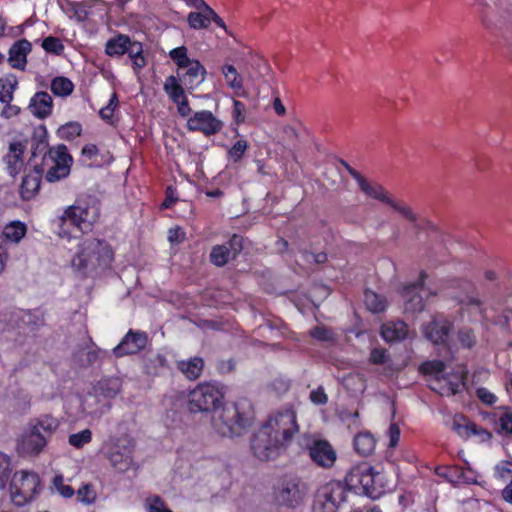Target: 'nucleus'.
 <instances>
[{
    "mask_svg": "<svg viewBox=\"0 0 512 512\" xmlns=\"http://www.w3.org/2000/svg\"><path fill=\"white\" fill-rule=\"evenodd\" d=\"M442 380L444 381V386L441 387V394L442 395H455L459 393L462 388H464V377L460 373L452 374L448 377H442Z\"/></svg>",
    "mask_w": 512,
    "mask_h": 512,
    "instance_id": "38",
    "label": "nucleus"
},
{
    "mask_svg": "<svg viewBox=\"0 0 512 512\" xmlns=\"http://www.w3.org/2000/svg\"><path fill=\"white\" fill-rule=\"evenodd\" d=\"M169 57L177 65L178 69H184L194 60L189 58L188 49L185 46L176 47L170 50Z\"/></svg>",
    "mask_w": 512,
    "mask_h": 512,
    "instance_id": "42",
    "label": "nucleus"
},
{
    "mask_svg": "<svg viewBox=\"0 0 512 512\" xmlns=\"http://www.w3.org/2000/svg\"><path fill=\"white\" fill-rule=\"evenodd\" d=\"M349 495L345 483L329 481L317 489L312 512H338L349 502Z\"/></svg>",
    "mask_w": 512,
    "mask_h": 512,
    "instance_id": "5",
    "label": "nucleus"
},
{
    "mask_svg": "<svg viewBox=\"0 0 512 512\" xmlns=\"http://www.w3.org/2000/svg\"><path fill=\"white\" fill-rule=\"evenodd\" d=\"M42 48L47 52L60 55L64 51V45L57 37L48 36L42 41Z\"/></svg>",
    "mask_w": 512,
    "mask_h": 512,
    "instance_id": "48",
    "label": "nucleus"
},
{
    "mask_svg": "<svg viewBox=\"0 0 512 512\" xmlns=\"http://www.w3.org/2000/svg\"><path fill=\"white\" fill-rule=\"evenodd\" d=\"M284 446L265 426L254 435L251 443L254 455L262 461L274 459Z\"/></svg>",
    "mask_w": 512,
    "mask_h": 512,
    "instance_id": "11",
    "label": "nucleus"
},
{
    "mask_svg": "<svg viewBox=\"0 0 512 512\" xmlns=\"http://www.w3.org/2000/svg\"><path fill=\"white\" fill-rule=\"evenodd\" d=\"M53 485L56 490L65 498H70L74 495V489L64 484V478L62 475H56L53 479Z\"/></svg>",
    "mask_w": 512,
    "mask_h": 512,
    "instance_id": "56",
    "label": "nucleus"
},
{
    "mask_svg": "<svg viewBox=\"0 0 512 512\" xmlns=\"http://www.w3.org/2000/svg\"><path fill=\"white\" fill-rule=\"evenodd\" d=\"M10 474V459L7 455L0 452V490L3 489L8 481Z\"/></svg>",
    "mask_w": 512,
    "mask_h": 512,
    "instance_id": "54",
    "label": "nucleus"
},
{
    "mask_svg": "<svg viewBox=\"0 0 512 512\" xmlns=\"http://www.w3.org/2000/svg\"><path fill=\"white\" fill-rule=\"evenodd\" d=\"M388 355L385 349L383 348H374L369 357V361L372 364H383L387 361Z\"/></svg>",
    "mask_w": 512,
    "mask_h": 512,
    "instance_id": "62",
    "label": "nucleus"
},
{
    "mask_svg": "<svg viewBox=\"0 0 512 512\" xmlns=\"http://www.w3.org/2000/svg\"><path fill=\"white\" fill-rule=\"evenodd\" d=\"M364 303L373 313H380L386 309L385 298L371 290L365 291Z\"/></svg>",
    "mask_w": 512,
    "mask_h": 512,
    "instance_id": "41",
    "label": "nucleus"
},
{
    "mask_svg": "<svg viewBox=\"0 0 512 512\" xmlns=\"http://www.w3.org/2000/svg\"><path fill=\"white\" fill-rule=\"evenodd\" d=\"M100 349L95 346V344L90 340V345H88L85 349L79 350L74 354L75 360L81 366H90L94 364L100 358Z\"/></svg>",
    "mask_w": 512,
    "mask_h": 512,
    "instance_id": "34",
    "label": "nucleus"
},
{
    "mask_svg": "<svg viewBox=\"0 0 512 512\" xmlns=\"http://www.w3.org/2000/svg\"><path fill=\"white\" fill-rule=\"evenodd\" d=\"M309 398L311 402L315 405H325L328 402V396L324 391L322 386L317 387L316 389L310 392Z\"/></svg>",
    "mask_w": 512,
    "mask_h": 512,
    "instance_id": "59",
    "label": "nucleus"
},
{
    "mask_svg": "<svg viewBox=\"0 0 512 512\" xmlns=\"http://www.w3.org/2000/svg\"><path fill=\"white\" fill-rule=\"evenodd\" d=\"M223 398L224 391L218 384L200 383L189 394L188 409L192 413H214L221 406Z\"/></svg>",
    "mask_w": 512,
    "mask_h": 512,
    "instance_id": "6",
    "label": "nucleus"
},
{
    "mask_svg": "<svg viewBox=\"0 0 512 512\" xmlns=\"http://www.w3.org/2000/svg\"><path fill=\"white\" fill-rule=\"evenodd\" d=\"M113 260L110 246L96 238L85 239L79 246L77 255L72 259V266L79 270H92L107 267Z\"/></svg>",
    "mask_w": 512,
    "mask_h": 512,
    "instance_id": "3",
    "label": "nucleus"
},
{
    "mask_svg": "<svg viewBox=\"0 0 512 512\" xmlns=\"http://www.w3.org/2000/svg\"><path fill=\"white\" fill-rule=\"evenodd\" d=\"M93 389L96 395L106 399H112L115 398L121 390V380L119 378H104L98 381Z\"/></svg>",
    "mask_w": 512,
    "mask_h": 512,
    "instance_id": "29",
    "label": "nucleus"
},
{
    "mask_svg": "<svg viewBox=\"0 0 512 512\" xmlns=\"http://www.w3.org/2000/svg\"><path fill=\"white\" fill-rule=\"evenodd\" d=\"M310 335L319 341L331 342L334 340V333L331 329L317 326L310 331Z\"/></svg>",
    "mask_w": 512,
    "mask_h": 512,
    "instance_id": "55",
    "label": "nucleus"
},
{
    "mask_svg": "<svg viewBox=\"0 0 512 512\" xmlns=\"http://www.w3.org/2000/svg\"><path fill=\"white\" fill-rule=\"evenodd\" d=\"M99 215L98 200L91 195H81L64 210L60 220L63 224L69 223L81 231H87L98 220Z\"/></svg>",
    "mask_w": 512,
    "mask_h": 512,
    "instance_id": "4",
    "label": "nucleus"
},
{
    "mask_svg": "<svg viewBox=\"0 0 512 512\" xmlns=\"http://www.w3.org/2000/svg\"><path fill=\"white\" fill-rule=\"evenodd\" d=\"M184 69L185 72L182 74L181 80L188 89H195L205 81L206 68L197 59L193 60Z\"/></svg>",
    "mask_w": 512,
    "mask_h": 512,
    "instance_id": "22",
    "label": "nucleus"
},
{
    "mask_svg": "<svg viewBox=\"0 0 512 512\" xmlns=\"http://www.w3.org/2000/svg\"><path fill=\"white\" fill-rule=\"evenodd\" d=\"M499 425L503 431L512 434V410L505 409L499 418Z\"/></svg>",
    "mask_w": 512,
    "mask_h": 512,
    "instance_id": "60",
    "label": "nucleus"
},
{
    "mask_svg": "<svg viewBox=\"0 0 512 512\" xmlns=\"http://www.w3.org/2000/svg\"><path fill=\"white\" fill-rule=\"evenodd\" d=\"M177 368L188 380L198 379L204 369V360L201 357H193L177 362Z\"/></svg>",
    "mask_w": 512,
    "mask_h": 512,
    "instance_id": "28",
    "label": "nucleus"
},
{
    "mask_svg": "<svg viewBox=\"0 0 512 512\" xmlns=\"http://www.w3.org/2000/svg\"><path fill=\"white\" fill-rule=\"evenodd\" d=\"M381 335L387 342L400 341L407 337L408 326L401 320L389 322L382 326Z\"/></svg>",
    "mask_w": 512,
    "mask_h": 512,
    "instance_id": "26",
    "label": "nucleus"
},
{
    "mask_svg": "<svg viewBox=\"0 0 512 512\" xmlns=\"http://www.w3.org/2000/svg\"><path fill=\"white\" fill-rule=\"evenodd\" d=\"M376 445V440L369 432H360L354 438V449L361 456L370 455Z\"/></svg>",
    "mask_w": 512,
    "mask_h": 512,
    "instance_id": "32",
    "label": "nucleus"
},
{
    "mask_svg": "<svg viewBox=\"0 0 512 512\" xmlns=\"http://www.w3.org/2000/svg\"><path fill=\"white\" fill-rule=\"evenodd\" d=\"M4 104V107L1 111V117L5 119H10L13 117H16L20 114L21 109L17 105L11 104V102H2Z\"/></svg>",
    "mask_w": 512,
    "mask_h": 512,
    "instance_id": "63",
    "label": "nucleus"
},
{
    "mask_svg": "<svg viewBox=\"0 0 512 512\" xmlns=\"http://www.w3.org/2000/svg\"><path fill=\"white\" fill-rule=\"evenodd\" d=\"M26 234V226L20 221H14L5 226L1 236V245L4 239L18 243Z\"/></svg>",
    "mask_w": 512,
    "mask_h": 512,
    "instance_id": "36",
    "label": "nucleus"
},
{
    "mask_svg": "<svg viewBox=\"0 0 512 512\" xmlns=\"http://www.w3.org/2000/svg\"><path fill=\"white\" fill-rule=\"evenodd\" d=\"M303 446L308 450L309 457L317 466L328 469L335 464L337 453L328 441L308 438Z\"/></svg>",
    "mask_w": 512,
    "mask_h": 512,
    "instance_id": "14",
    "label": "nucleus"
},
{
    "mask_svg": "<svg viewBox=\"0 0 512 512\" xmlns=\"http://www.w3.org/2000/svg\"><path fill=\"white\" fill-rule=\"evenodd\" d=\"M387 205H389L391 208L397 211L403 218H405L411 223H414L418 220V217L413 212V210L408 205L402 202L396 201L391 198Z\"/></svg>",
    "mask_w": 512,
    "mask_h": 512,
    "instance_id": "46",
    "label": "nucleus"
},
{
    "mask_svg": "<svg viewBox=\"0 0 512 512\" xmlns=\"http://www.w3.org/2000/svg\"><path fill=\"white\" fill-rule=\"evenodd\" d=\"M283 140L290 149H295L299 144V133L292 125H285L282 128Z\"/></svg>",
    "mask_w": 512,
    "mask_h": 512,
    "instance_id": "50",
    "label": "nucleus"
},
{
    "mask_svg": "<svg viewBox=\"0 0 512 512\" xmlns=\"http://www.w3.org/2000/svg\"><path fill=\"white\" fill-rule=\"evenodd\" d=\"M243 247V238L234 234L231 239L223 245H216L210 253V261L218 266H224L229 260L235 259Z\"/></svg>",
    "mask_w": 512,
    "mask_h": 512,
    "instance_id": "18",
    "label": "nucleus"
},
{
    "mask_svg": "<svg viewBox=\"0 0 512 512\" xmlns=\"http://www.w3.org/2000/svg\"><path fill=\"white\" fill-rule=\"evenodd\" d=\"M53 108V99L45 91H40L34 94L31 98L28 109L30 112L39 119H45L51 115Z\"/></svg>",
    "mask_w": 512,
    "mask_h": 512,
    "instance_id": "21",
    "label": "nucleus"
},
{
    "mask_svg": "<svg viewBox=\"0 0 512 512\" xmlns=\"http://www.w3.org/2000/svg\"><path fill=\"white\" fill-rule=\"evenodd\" d=\"M81 502L91 504L95 501L96 493L91 484H85L77 491Z\"/></svg>",
    "mask_w": 512,
    "mask_h": 512,
    "instance_id": "57",
    "label": "nucleus"
},
{
    "mask_svg": "<svg viewBox=\"0 0 512 512\" xmlns=\"http://www.w3.org/2000/svg\"><path fill=\"white\" fill-rule=\"evenodd\" d=\"M306 493V485L300 478H284L274 489V499L278 505L294 509L303 503Z\"/></svg>",
    "mask_w": 512,
    "mask_h": 512,
    "instance_id": "9",
    "label": "nucleus"
},
{
    "mask_svg": "<svg viewBox=\"0 0 512 512\" xmlns=\"http://www.w3.org/2000/svg\"><path fill=\"white\" fill-rule=\"evenodd\" d=\"M248 143L246 140H238L229 150V156L234 160L238 161L242 158L245 151L247 150Z\"/></svg>",
    "mask_w": 512,
    "mask_h": 512,
    "instance_id": "58",
    "label": "nucleus"
},
{
    "mask_svg": "<svg viewBox=\"0 0 512 512\" xmlns=\"http://www.w3.org/2000/svg\"><path fill=\"white\" fill-rule=\"evenodd\" d=\"M60 422L51 415H42L37 418L31 427L46 436V440L58 429Z\"/></svg>",
    "mask_w": 512,
    "mask_h": 512,
    "instance_id": "33",
    "label": "nucleus"
},
{
    "mask_svg": "<svg viewBox=\"0 0 512 512\" xmlns=\"http://www.w3.org/2000/svg\"><path fill=\"white\" fill-rule=\"evenodd\" d=\"M143 53V44L138 41L130 40V43L126 50V54H128L129 58L132 61V68L135 73H139L147 64L146 58Z\"/></svg>",
    "mask_w": 512,
    "mask_h": 512,
    "instance_id": "30",
    "label": "nucleus"
},
{
    "mask_svg": "<svg viewBox=\"0 0 512 512\" xmlns=\"http://www.w3.org/2000/svg\"><path fill=\"white\" fill-rule=\"evenodd\" d=\"M31 51V43L22 39L17 41L9 51V62L12 67L23 69L27 63V54Z\"/></svg>",
    "mask_w": 512,
    "mask_h": 512,
    "instance_id": "25",
    "label": "nucleus"
},
{
    "mask_svg": "<svg viewBox=\"0 0 512 512\" xmlns=\"http://www.w3.org/2000/svg\"><path fill=\"white\" fill-rule=\"evenodd\" d=\"M82 132V126L78 122H69L64 125H62L58 131L57 134L59 138L64 140H73L76 137L80 136Z\"/></svg>",
    "mask_w": 512,
    "mask_h": 512,
    "instance_id": "44",
    "label": "nucleus"
},
{
    "mask_svg": "<svg viewBox=\"0 0 512 512\" xmlns=\"http://www.w3.org/2000/svg\"><path fill=\"white\" fill-rule=\"evenodd\" d=\"M245 105L239 100H233L232 116L237 124L245 121Z\"/></svg>",
    "mask_w": 512,
    "mask_h": 512,
    "instance_id": "61",
    "label": "nucleus"
},
{
    "mask_svg": "<svg viewBox=\"0 0 512 512\" xmlns=\"http://www.w3.org/2000/svg\"><path fill=\"white\" fill-rule=\"evenodd\" d=\"M494 475L501 481L512 479V463L509 461L499 462L494 469Z\"/></svg>",
    "mask_w": 512,
    "mask_h": 512,
    "instance_id": "52",
    "label": "nucleus"
},
{
    "mask_svg": "<svg viewBox=\"0 0 512 512\" xmlns=\"http://www.w3.org/2000/svg\"><path fill=\"white\" fill-rule=\"evenodd\" d=\"M263 426L270 430L284 445H286L299 430L296 422V414L292 409L276 412L270 416Z\"/></svg>",
    "mask_w": 512,
    "mask_h": 512,
    "instance_id": "10",
    "label": "nucleus"
},
{
    "mask_svg": "<svg viewBox=\"0 0 512 512\" xmlns=\"http://www.w3.org/2000/svg\"><path fill=\"white\" fill-rule=\"evenodd\" d=\"M18 86L15 75L9 74L0 78V102H12Z\"/></svg>",
    "mask_w": 512,
    "mask_h": 512,
    "instance_id": "35",
    "label": "nucleus"
},
{
    "mask_svg": "<svg viewBox=\"0 0 512 512\" xmlns=\"http://www.w3.org/2000/svg\"><path fill=\"white\" fill-rule=\"evenodd\" d=\"M49 158L52 160L53 165L46 173V180L48 182L59 181L70 174L73 159L65 145L61 144L50 148Z\"/></svg>",
    "mask_w": 512,
    "mask_h": 512,
    "instance_id": "13",
    "label": "nucleus"
},
{
    "mask_svg": "<svg viewBox=\"0 0 512 512\" xmlns=\"http://www.w3.org/2000/svg\"><path fill=\"white\" fill-rule=\"evenodd\" d=\"M106 448V457L117 471L125 472L132 467L135 441L131 436L125 434L112 437L106 444Z\"/></svg>",
    "mask_w": 512,
    "mask_h": 512,
    "instance_id": "7",
    "label": "nucleus"
},
{
    "mask_svg": "<svg viewBox=\"0 0 512 512\" xmlns=\"http://www.w3.org/2000/svg\"><path fill=\"white\" fill-rule=\"evenodd\" d=\"M458 340L464 348H472L476 343V337L472 329L464 327L458 331Z\"/></svg>",
    "mask_w": 512,
    "mask_h": 512,
    "instance_id": "53",
    "label": "nucleus"
},
{
    "mask_svg": "<svg viewBox=\"0 0 512 512\" xmlns=\"http://www.w3.org/2000/svg\"><path fill=\"white\" fill-rule=\"evenodd\" d=\"M453 430H455L460 436L464 437L480 433L475 423L467 422L465 424H461L457 421V418L454 419Z\"/></svg>",
    "mask_w": 512,
    "mask_h": 512,
    "instance_id": "51",
    "label": "nucleus"
},
{
    "mask_svg": "<svg viewBox=\"0 0 512 512\" xmlns=\"http://www.w3.org/2000/svg\"><path fill=\"white\" fill-rule=\"evenodd\" d=\"M354 180L366 196L388 204L391 197L381 185L369 183L361 174H355Z\"/></svg>",
    "mask_w": 512,
    "mask_h": 512,
    "instance_id": "24",
    "label": "nucleus"
},
{
    "mask_svg": "<svg viewBox=\"0 0 512 512\" xmlns=\"http://www.w3.org/2000/svg\"><path fill=\"white\" fill-rule=\"evenodd\" d=\"M39 485L40 478L37 473L16 472L10 484L11 501L16 506H24L35 497Z\"/></svg>",
    "mask_w": 512,
    "mask_h": 512,
    "instance_id": "8",
    "label": "nucleus"
},
{
    "mask_svg": "<svg viewBox=\"0 0 512 512\" xmlns=\"http://www.w3.org/2000/svg\"><path fill=\"white\" fill-rule=\"evenodd\" d=\"M444 370H445V363L441 360L426 361V362L422 363L420 366V371L423 374L435 375L437 377L438 381L441 380L438 377V375L441 374Z\"/></svg>",
    "mask_w": 512,
    "mask_h": 512,
    "instance_id": "47",
    "label": "nucleus"
},
{
    "mask_svg": "<svg viewBox=\"0 0 512 512\" xmlns=\"http://www.w3.org/2000/svg\"><path fill=\"white\" fill-rule=\"evenodd\" d=\"M223 126L224 123L208 110L198 111L187 120L188 130L201 132L205 136L219 133Z\"/></svg>",
    "mask_w": 512,
    "mask_h": 512,
    "instance_id": "15",
    "label": "nucleus"
},
{
    "mask_svg": "<svg viewBox=\"0 0 512 512\" xmlns=\"http://www.w3.org/2000/svg\"><path fill=\"white\" fill-rule=\"evenodd\" d=\"M51 91L56 96L66 97L70 95L74 90V84L66 77L59 76L55 77L51 81Z\"/></svg>",
    "mask_w": 512,
    "mask_h": 512,
    "instance_id": "40",
    "label": "nucleus"
},
{
    "mask_svg": "<svg viewBox=\"0 0 512 512\" xmlns=\"http://www.w3.org/2000/svg\"><path fill=\"white\" fill-rule=\"evenodd\" d=\"M345 484L349 493L353 490L373 500L379 499L389 489L385 476L366 462L351 467L345 477Z\"/></svg>",
    "mask_w": 512,
    "mask_h": 512,
    "instance_id": "1",
    "label": "nucleus"
},
{
    "mask_svg": "<svg viewBox=\"0 0 512 512\" xmlns=\"http://www.w3.org/2000/svg\"><path fill=\"white\" fill-rule=\"evenodd\" d=\"M453 323L443 314H436L431 321L423 325L424 337L435 345L446 344Z\"/></svg>",
    "mask_w": 512,
    "mask_h": 512,
    "instance_id": "16",
    "label": "nucleus"
},
{
    "mask_svg": "<svg viewBox=\"0 0 512 512\" xmlns=\"http://www.w3.org/2000/svg\"><path fill=\"white\" fill-rule=\"evenodd\" d=\"M221 73L224 77L226 85L232 89L236 95L244 93L243 77L232 64L225 63L221 67Z\"/></svg>",
    "mask_w": 512,
    "mask_h": 512,
    "instance_id": "27",
    "label": "nucleus"
},
{
    "mask_svg": "<svg viewBox=\"0 0 512 512\" xmlns=\"http://www.w3.org/2000/svg\"><path fill=\"white\" fill-rule=\"evenodd\" d=\"M92 441V432L90 429H84L78 433H73L68 437V443L80 449L84 447V445L90 443Z\"/></svg>",
    "mask_w": 512,
    "mask_h": 512,
    "instance_id": "45",
    "label": "nucleus"
},
{
    "mask_svg": "<svg viewBox=\"0 0 512 512\" xmlns=\"http://www.w3.org/2000/svg\"><path fill=\"white\" fill-rule=\"evenodd\" d=\"M163 89L174 103L186 98L183 87L173 75L166 78Z\"/></svg>",
    "mask_w": 512,
    "mask_h": 512,
    "instance_id": "39",
    "label": "nucleus"
},
{
    "mask_svg": "<svg viewBox=\"0 0 512 512\" xmlns=\"http://www.w3.org/2000/svg\"><path fill=\"white\" fill-rule=\"evenodd\" d=\"M26 145L16 141L9 144L8 151L3 157L6 170L11 177H16L24 167V153Z\"/></svg>",
    "mask_w": 512,
    "mask_h": 512,
    "instance_id": "19",
    "label": "nucleus"
},
{
    "mask_svg": "<svg viewBox=\"0 0 512 512\" xmlns=\"http://www.w3.org/2000/svg\"><path fill=\"white\" fill-rule=\"evenodd\" d=\"M426 274L420 273L419 280L405 286L402 290L404 310L409 313H420L424 309V297L434 296L435 293L424 285Z\"/></svg>",
    "mask_w": 512,
    "mask_h": 512,
    "instance_id": "12",
    "label": "nucleus"
},
{
    "mask_svg": "<svg viewBox=\"0 0 512 512\" xmlns=\"http://www.w3.org/2000/svg\"><path fill=\"white\" fill-rule=\"evenodd\" d=\"M41 170L34 168L26 174L20 186V195L23 200H30L38 193L41 184Z\"/></svg>",
    "mask_w": 512,
    "mask_h": 512,
    "instance_id": "23",
    "label": "nucleus"
},
{
    "mask_svg": "<svg viewBox=\"0 0 512 512\" xmlns=\"http://www.w3.org/2000/svg\"><path fill=\"white\" fill-rule=\"evenodd\" d=\"M47 444L46 436L39 433L37 429L30 428L23 434L18 443V451L24 455L36 456L44 449Z\"/></svg>",
    "mask_w": 512,
    "mask_h": 512,
    "instance_id": "20",
    "label": "nucleus"
},
{
    "mask_svg": "<svg viewBox=\"0 0 512 512\" xmlns=\"http://www.w3.org/2000/svg\"><path fill=\"white\" fill-rule=\"evenodd\" d=\"M459 485L461 484H477V477L474 471L470 468L463 469L461 467V474H459Z\"/></svg>",
    "mask_w": 512,
    "mask_h": 512,
    "instance_id": "64",
    "label": "nucleus"
},
{
    "mask_svg": "<svg viewBox=\"0 0 512 512\" xmlns=\"http://www.w3.org/2000/svg\"><path fill=\"white\" fill-rule=\"evenodd\" d=\"M207 9H210L205 2L197 12H190L187 17L188 24L193 29H205L210 25V16Z\"/></svg>",
    "mask_w": 512,
    "mask_h": 512,
    "instance_id": "37",
    "label": "nucleus"
},
{
    "mask_svg": "<svg viewBox=\"0 0 512 512\" xmlns=\"http://www.w3.org/2000/svg\"><path fill=\"white\" fill-rule=\"evenodd\" d=\"M251 424L248 411L236 403H227L214 411L211 418L213 431L221 437L241 436Z\"/></svg>",
    "mask_w": 512,
    "mask_h": 512,
    "instance_id": "2",
    "label": "nucleus"
},
{
    "mask_svg": "<svg viewBox=\"0 0 512 512\" xmlns=\"http://www.w3.org/2000/svg\"><path fill=\"white\" fill-rule=\"evenodd\" d=\"M147 343V333L131 329L126 333L121 342L113 348L112 352L116 358L137 354L146 347Z\"/></svg>",
    "mask_w": 512,
    "mask_h": 512,
    "instance_id": "17",
    "label": "nucleus"
},
{
    "mask_svg": "<svg viewBox=\"0 0 512 512\" xmlns=\"http://www.w3.org/2000/svg\"><path fill=\"white\" fill-rule=\"evenodd\" d=\"M119 101L116 93H113L109 99L108 104L101 108L99 111V116L102 120L112 123V118L115 109L118 107Z\"/></svg>",
    "mask_w": 512,
    "mask_h": 512,
    "instance_id": "49",
    "label": "nucleus"
},
{
    "mask_svg": "<svg viewBox=\"0 0 512 512\" xmlns=\"http://www.w3.org/2000/svg\"><path fill=\"white\" fill-rule=\"evenodd\" d=\"M130 38L124 34L109 39L105 45V53L110 57H120L126 54L127 47L130 43Z\"/></svg>",
    "mask_w": 512,
    "mask_h": 512,
    "instance_id": "31",
    "label": "nucleus"
},
{
    "mask_svg": "<svg viewBox=\"0 0 512 512\" xmlns=\"http://www.w3.org/2000/svg\"><path fill=\"white\" fill-rule=\"evenodd\" d=\"M436 474L444 478L447 482L457 486L459 485V474H461L460 466H442L436 468Z\"/></svg>",
    "mask_w": 512,
    "mask_h": 512,
    "instance_id": "43",
    "label": "nucleus"
}]
</instances>
